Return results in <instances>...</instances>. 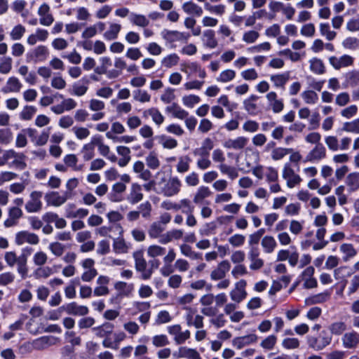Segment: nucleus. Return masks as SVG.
Masks as SVG:
<instances>
[{"label":"nucleus","instance_id":"nucleus-1","mask_svg":"<svg viewBox=\"0 0 359 359\" xmlns=\"http://www.w3.org/2000/svg\"><path fill=\"white\" fill-rule=\"evenodd\" d=\"M133 257L135 261V270L140 273V278L144 280H149L154 271L158 269L161 265L160 260L156 258L151 259L147 262L142 250L134 252Z\"/></svg>","mask_w":359,"mask_h":359},{"label":"nucleus","instance_id":"nucleus-2","mask_svg":"<svg viewBox=\"0 0 359 359\" xmlns=\"http://www.w3.org/2000/svg\"><path fill=\"white\" fill-rule=\"evenodd\" d=\"M332 341V337L326 330H323L318 337L309 335L306 337V342L309 348L320 351L329 346Z\"/></svg>","mask_w":359,"mask_h":359},{"label":"nucleus","instance_id":"nucleus-3","mask_svg":"<svg viewBox=\"0 0 359 359\" xmlns=\"http://www.w3.org/2000/svg\"><path fill=\"white\" fill-rule=\"evenodd\" d=\"M182 186V182L177 177H170L158 193L165 197H172L180 192Z\"/></svg>","mask_w":359,"mask_h":359},{"label":"nucleus","instance_id":"nucleus-4","mask_svg":"<svg viewBox=\"0 0 359 359\" xmlns=\"http://www.w3.org/2000/svg\"><path fill=\"white\" fill-rule=\"evenodd\" d=\"M48 56V48L46 46L39 45L27 52L26 54V60L27 62L36 63L46 60Z\"/></svg>","mask_w":359,"mask_h":359},{"label":"nucleus","instance_id":"nucleus-5","mask_svg":"<svg viewBox=\"0 0 359 359\" xmlns=\"http://www.w3.org/2000/svg\"><path fill=\"white\" fill-rule=\"evenodd\" d=\"M43 193L39 191H33L29 194V198L26 202L25 208L29 213L39 212L43 208L41 198Z\"/></svg>","mask_w":359,"mask_h":359},{"label":"nucleus","instance_id":"nucleus-6","mask_svg":"<svg viewBox=\"0 0 359 359\" xmlns=\"http://www.w3.org/2000/svg\"><path fill=\"white\" fill-rule=\"evenodd\" d=\"M4 259L8 266L10 267L14 266L17 264L18 273L20 275L22 279L27 276L28 267H25V264L20 262V256H17L16 253L13 251L6 252L4 255Z\"/></svg>","mask_w":359,"mask_h":359},{"label":"nucleus","instance_id":"nucleus-7","mask_svg":"<svg viewBox=\"0 0 359 359\" xmlns=\"http://www.w3.org/2000/svg\"><path fill=\"white\" fill-rule=\"evenodd\" d=\"M167 331L169 334L173 337V340L177 345H181L185 343L191 337L189 330H182V327L179 324L172 325L167 327Z\"/></svg>","mask_w":359,"mask_h":359},{"label":"nucleus","instance_id":"nucleus-8","mask_svg":"<svg viewBox=\"0 0 359 359\" xmlns=\"http://www.w3.org/2000/svg\"><path fill=\"white\" fill-rule=\"evenodd\" d=\"M71 197L72 194L68 191H65L63 194H60L58 191H50L44 196L47 205L54 207L61 206Z\"/></svg>","mask_w":359,"mask_h":359},{"label":"nucleus","instance_id":"nucleus-9","mask_svg":"<svg viewBox=\"0 0 359 359\" xmlns=\"http://www.w3.org/2000/svg\"><path fill=\"white\" fill-rule=\"evenodd\" d=\"M40 242L39 237L34 233L29 231H20L16 233L15 236V243L18 245H22L25 243L36 245Z\"/></svg>","mask_w":359,"mask_h":359},{"label":"nucleus","instance_id":"nucleus-10","mask_svg":"<svg viewBox=\"0 0 359 359\" xmlns=\"http://www.w3.org/2000/svg\"><path fill=\"white\" fill-rule=\"evenodd\" d=\"M341 344L346 349L354 350L359 346V333L354 330L344 333Z\"/></svg>","mask_w":359,"mask_h":359},{"label":"nucleus","instance_id":"nucleus-11","mask_svg":"<svg viewBox=\"0 0 359 359\" xmlns=\"http://www.w3.org/2000/svg\"><path fill=\"white\" fill-rule=\"evenodd\" d=\"M33 341L35 351H43L59 344L60 339L53 335H46L36 338Z\"/></svg>","mask_w":359,"mask_h":359},{"label":"nucleus","instance_id":"nucleus-12","mask_svg":"<svg viewBox=\"0 0 359 359\" xmlns=\"http://www.w3.org/2000/svg\"><path fill=\"white\" fill-rule=\"evenodd\" d=\"M283 177L286 180L287 186L290 189L299 184L302 180L300 176L294 172L288 163L284 165Z\"/></svg>","mask_w":359,"mask_h":359},{"label":"nucleus","instance_id":"nucleus-13","mask_svg":"<svg viewBox=\"0 0 359 359\" xmlns=\"http://www.w3.org/2000/svg\"><path fill=\"white\" fill-rule=\"evenodd\" d=\"M246 285L247 283L243 279L240 280L235 284V287L230 292L231 300L240 303L246 298L248 294L245 290Z\"/></svg>","mask_w":359,"mask_h":359},{"label":"nucleus","instance_id":"nucleus-14","mask_svg":"<svg viewBox=\"0 0 359 359\" xmlns=\"http://www.w3.org/2000/svg\"><path fill=\"white\" fill-rule=\"evenodd\" d=\"M327 151L323 144H317L306 155L305 161L316 163L326 157Z\"/></svg>","mask_w":359,"mask_h":359},{"label":"nucleus","instance_id":"nucleus-15","mask_svg":"<svg viewBox=\"0 0 359 359\" xmlns=\"http://www.w3.org/2000/svg\"><path fill=\"white\" fill-rule=\"evenodd\" d=\"M315 269L310 266L306 267L301 273L299 278L304 281V287L306 289L315 288L318 286L317 280L313 277Z\"/></svg>","mask_w":359,"mask_h":359},{"label":"nucleus","instance_id":"nucleus-16","mask_svg":"<svg viewBox=\"0 0 359 359\" xmlns=\"http://www.w3.org/2000/svg\"><path fill=\"white\" fill-rule=\"evenodd\" d=\"M60 310H64L69 315L73 316H86L88 313V308L86 306L79 305L76 302H71L63 305L60 308Z\"/></svg>","mask_w":359,"mask_h":359},{"label":"nucleus","instance_id":"nucleus-17","mask_svg":"<svg viewBox=\"0 0 359 359\" xmlns=\"http://www.w3.org/2000/svg\"><path fill=\"white\" fill-rule=\"evenodd\" d=\"M176 253L173 248H170L165 256L163 257L164 265L160 269L161 275L164 277L169 276L172 272L171 263L175 259Z\"/></svg>","mask_w":359,"mask_h":359},{"label":"nucleus","instance_id":"nucleus-18","mask_svg":"<svg viewBox=\"0 0 359 359\" xmlns=\"http://www.w3.org/2000/svg\"><path fill=\"white\" fill-rule=\"evenodd\" d=\"M353 61V57L348 55H344L339 57H337L336 56L329 57L330 64L337 70L343 67L352 66Z\"/></svg>","mask_w":359,"mask_h":359},{"label":"nucleus","instance_id":"nucleus-19","mask_svg":"<svg viewBox=\"0 0 359 359\" xmlns=\"http://www.w3.org/2000/svg\"><path fill=\"white\" fill-rule=\"evenodd\" d=\"M266 98L269 106L275 114L281 112L284 108L283 99H279L278 95L274 91H270L266 95Z\"/></svg>","mask_w":359,"mask_h":359},{"label":"nucleus","instance_id":"nucleus-20","mask_svg":"<svg viewBox=\"0 0 359 359\" xmlns=\"http://www.w3.org/2000/svg\"><path fill=\"white\" fill-rule=\"evenodd\" d=\"M231 264L229 261L224 260L219 262L216 269L210 273V278L212 280H222L226 273L229 271Z\"/></svg>","mask_w":359,"mask_h":359},{"label":"nucleus","instance_id":"nucleus-21","mask_svg":"<svg viewBox=\"0 0 359 359\" xmlns=\"http://www.w3.org/2000/svg\"><path fill=\"white\" fill-rule=\"evenodd\" d=\"M143 198V194L142 193V187L137 183L131 184L129 194L126 199L130 204L135 205L141 201Z\"/></svg>","mask_w":359,"mask_h":359},{"label":"nucleus","instance_id":"nucleus-22","mask_svg":"<svg viewBox=\"0 0 359 359\" xmlns=\"http://www.w3.org/2000/svg\"><path fill=\"white\" fill-rule=\"evenodd\" d=\"M290 80V72H285L280 74H272L270 76V81L273 83L274 88L285 90V85Z\"/></svg>","mask_w":359,"mask_h":359},{"label":"nucleus","instance_id":"nucleus-23","mask_svg":"<svg viewBox=\"0 0 359 359\" xmlns=\"http://www.w3.org/2000/svg\"><path fill=\"white\" fill-rule=\"evenodd\" d=\"M258 99L257 95H251L243 101L244 109L250 115L255 116L260 112V109L256 103Z\"/></svg>","mask_w":359,"mask_h":359},{"label":"nucleus","instance_id":"nucleus-24","mask_svg":"<svg viewBox=\"0 0 359 359\" xmlns=\"http://www.w3.org/2000/svg\"><path fill=\"white\" fill-rule=\"evenodd\" d=\"M248 140L245 137H238L236 139L226 140L223 146L229 149L240 150L243 149L248 144Z\"/></svg>","mask_w":359,"mask_h":359},{"label":"nucleus","instance_id":"nucleus-25","mask_svg":"<svg viewBox=\"0 0 359 359\" xmlns=\"http://www.w3.org/2000/svg\"><path fill=\"white\" fill-rule=\"evenodd\" d=\"M185 320L189 327L194 326L196 329H202L204 326L203 316L199 314L195 315L191 311L186 314Z\"/></svg>","mask_w":359,"mask_h":359},{"label":"nucleus","instance_id":"nucleus-26","mask_svg":"<svg viewBox=\"0 0 359 359\" xmlns=\"http://www.w3.org/2000/svg\"><path fill=\"white\" fill-rule=\"evenodd\" d=\"M182 8L185 13L196 17H201L203 13L202 7L193 1L184 2L182 6Z\"/></svg>","mask_w":359,"mask_h":359},{"label":"nucleus","instance_id":"nucleus-27","mask_svg":"<svg viewBox=\"0 0 359 359\" xmlns=\"http://www.w3.org/2000/svg\"><path fill=\"white\" fill-rule=\"evenodd\" d=\"M261 246L265 254H271L275 251L278 243L273 236L266 235L262 237Z\"/></svg>","mask_w":359,"mask_h":359},{"label":"nucleus","instance_id":"nucleus-28","mask_svg":"<svg viewBox=\"0 0 359 359\" xmlns=\"http://www.w3.org/2000/svg\"><path fill=\"white\" fill-rule=\"evenodd\" d=\"M114 288L118 292V297H129L134 291V285L118 281L115 283Z\"/></svg>","mask_w":359,"mask_h":359},{"label":"nucleus","instance_id":"nucleus-29","mask_svg":"<svg viewBox=\"0 0 359 359\" xmlns=\"http://www.w3.org/2000/svg\"><path fill=\"white\" fill-rule=\"evenodd\" d=\"M203 46L209 48H215L217 46V40L215 38V33L212 29H206L202 36Z\"/></svg>","mask_w":359,"mask_h":359},{"label":"nucleus","instance_id":"nucleus-30","mask_svg":"<svg viewBox=\"0 0 359 359\" xmlns=\"http://www.w3.org/2000/svg\"><path fill=\"white\" fill-rule=\"evenodd\" d=\"M165 111L170 113L174 118L180 120H184L189 116V112L187 111L182 109L180 105L175 102L171 105L168 106L165 108Z\"/></svg>","mask_w":359,"mask_h":359},{"label":"nucleus","instance_id":"nucleus-31","mask_svg":"<svg viewBox=\"0 0 359 359\" xmlns=\"http://www.w3.org/2000/svg\"><path fill=\"white\" fill-rule=\"evenodd\" d=\"M133 169L135 173L138 174V177L144 181L149 180L152 177L151 172L149 170L145 169L142 161H137L135 162Z\"/></svg>","mask_w":359,"mask_h":359},{"label":"nucleus","instance_id":"nucleus-32","mask_svg":"<svg viewBox=\"0 0 359 359\" xmlns=\"http://www.w3.org/2000/svg\"><path fill=\"white\" fill-rule=\"evenodd\" d=\"M149 116L151 117L152 121L157 126H161L165 120V118L163 116V114L157 108L155 107H151L143 111V117L147 118Z\"/></svg>","mask_w":359,"mask_h":359},{"label":"nucleus","instance_id":"nucleus-33","mask_svg":"<svg viewBox=\"0 0 359 359\" xmlns=\"http://www.w3.org/2000/svg\"><path fill=\"white\" fill-rule=\"evenodd\" d=\"M258 337L255 334H250L246 336L237 337L233 339V344L238 349L242 348L246 345H248L252 343H255L257 341Z\"/></svg>","mask_w":359,"mask_h":359},{"label":"nucleus","instance_id":"nucleus-34","mask_svg":"<svg viewBox=\"0 0 359 359\" xmlns=\"http://www.w3.org/2000/svg\"><path fill=\"white\" fill-rule=\"evenodd\" d=\"M165 254L166 248L157 244L149 245L147 249V255L151 259L165 256Z\"/></svg>","mask_w":359,"mask_h":359},{"label":"nucleus","instance_id":"nucleus-35","mask_svg":"<svg viewBox=\"0 0 359 359\" xmlns=\"http://www.w3.org/2000/svg\"><path fill=\"white\" fill-rule=\"evenodd\" d=\"M165 229V226L160 222H154L150 224L148 229V235L151 239L159 238Z\"/></svg>","mask_w":359,"mask_h":359},{"label":"nucleus","instance_id":"nucleus-36","mask_svg":"<svg viewBox=\"0 0 359 359\" xmlns=\"http://www.w3.org/2000/svg\"><path fill=\"white\" fill-rule=\"evenodd\" d=\"M346 329L347 325L346 323L343 321H335L328 326V330L330 332V334L334 336L343 335Z\"/></svg>","mask_w":359,"mask_h":359},{"label":"nucleus","instance_id":"nucleus-37","mask_svg":"<svg viewBox=\"0 0 359 359\" xmlns=\"http://www.w3.org/2000/svg\"><path fill=\"white\" fill-rule=\"evenodd\" d=\"M179 358L187 359H202L199 353L194 348L181 346L179 348Z\"/></svg>","mask_w":359,"mask_h":359},{"label":"nucleus","instance_id":"nucleus-38","mask_svg":"<svg viewBox=\"0 0 359 359\" xmlns=\"http://www.w3.org/2000/svg\"><path fill=\"white\" fill-rule=\"evenodd\" d=\"M310 69L316 74H323L325 72V67L321 59L313 57L309 60Z\"/></svg>","mask_w":359,"mask_h":359},{"label":"nucleus","instance_id":"nucleus-39","mask_svg":"<svg viewBox=\"0 0 359 359\" xmlns=\"http://www.w3.org/2000/svg\"><path fill=\"white\" fill-rule=\"evenodd\" d=\"M114 327L113 324L106 323L101 326L93 327V331L97 337H105L112 333Z\"/></svg>","mask_w":359,"mask_h":359},{"label":"nucleus","instance_id":"nucleus-40","mask_svg":"<svg viewBox=\"0 0 359 359\" xmlns=\"http://www.w3.org/2000/svg\"><path fill=\"white\" fill-rule=\"evenodd\" d=\"M121 29V25L120 24L111 23L109 29L104 33V39L108 41L116 39Z\"/></svg>","mask_w":359,"mask_h":359},{"label":"nucleus","instance_id":"nucleus-41","mask_svg":"<svg viewBox=\"0 0 359 359\" xmlns=\"http://www.w3.org/2000/svg\"><path fill=\"white\" fill-rule=\"evenodd\" d=\"M211 191L208 187H200L194 194L193 201L196 204H200L203 201L211 195Z\"/></svg>","mask_w":359,"mask_h":359},{"label":"nucleus","instance_id":"nucleus-42","mask_svg":"<svg viewBox=\"0 0 359 359\" xmlns=\"http://www.w3.org/2000/svg\"><path fill=\"white\" fill-rule=\"evenodd\" d=\"M340 251L344 255L343 260L347 262L357 255V250L351 243H343L341 245Z\"/></svg>","mask_w":359,"mask_h":359},{"label":"nucleus","instance_id":"nucleus-43","mask_svg":"<svg viewBox=\"0 0 359 359\" xmlns=\"http://www.w3.org/2000/svg\"><path fill=\"white\" fill-rule=\"evenodd\" d=\"M158 142L164 149H172L177 147V141L170 136L162 135L158 137Z\"/></svg>","mask_w":359,"mask_h":359},{"label":"nucleus","instance_id":"nucleus-44","mask_svg":"<svg viewBox=\"0 0 359 359\" xmlns=\"http://www.w3.org/2000/svg\"><path fill=\"white\" fill-rule=\"evenodd\" d=\"M346 185L350 191H355L359 189V173L351 172L348 175L346 179Z\"/></svg>","mask_w":359,"mask_h":359},{"label":"nucleus","instance_id":"nucleus-45","mask_svg":"<svg viewBox=\"0 0 359 359\" xmlns=\"http://www.w3.org/2000/svg\"><path fill=\"white\" fill-rule=\"evenodd\" d=\"M53 273V270L50 266H41L36 269L33 272V276L35 279H45Z\"/></svg>","mask_w":359,"mask_h":359},{"label":"nucleus","instance_id":"nucleus-46","mask_svg":"<svg viewBox=\"0 0 359 359\" xmlns=\"http://www.w3.org/2000/svg\"><path fill=\"white\" fill-rule=\"evenodd\" d=\"M66 166L72 168L74 171H81L83 169V165H78V158L75 154H67L63 158Z\"/></svg>","mask_w":359,"mask_h":359},{"label":"nucleus","instance_id":"nucleus-47","mask_svg":"<svg viewBox=\"0 0 359 359\" xmlns=\"http://www.w3.org/2000/svg\"><path fill=\"white\" fill-rule=\"evenodd\" d=\"M180 62V57L177 53H171L161 60V65L163 67L171 68L177 65Z\"/></svg>","mask_w":359,"mask_h":359},{"label":"nucleus","instance_id":"nucleus-48","mask_svg":"<svg viewBox=\"0 0 359 359\" xmlns=\"http://www.w3.org/2000/svg\"><path fill=\"white\" fill-rule=\"evenodd\" d=\"M218 168L222 174L226 175L232 180L238 176V172L235 167L221 163L218 165Z\"/></svg>","mask_w":359,"mask_h":359},{"label":"nucleus","instance_id":"nucleus-49","mask_svg":"<svg viewBox=\"0 0 359 359\" xmlns=\"http://www.w3.org/2000/svg\"><path fill=\"white\" fill-rule=\"evenodd\" d=\"M204 8L210 13L222 16L225 13L226 6L224 4L212 5L209 2L204 4Z\"/></svg>","mask_w":359,"mask_h":359},{"label":"nucleus","instance_id":"nucleus-50","mask_svg":"<svg viewBox=\"0 0 359 359\" xmlns=\"http://www.w3.org/2000/svg\"><path fill=\"white\" fill-rule=\"evenodd\" d=\"M191 158L188 156H181L176 165V170L179 173H184L189 171Z\"/></svg>","mask_w":359,"mask_h":359},{"label":"nucleus","instance_id":"nucleus-51","mask_svg":"<svg viewBox=\"0 0 359 359\" xmlns=\"http://www.w3.org/2000/svg\"><path fill=\"white\" fill-rule=\"evenodd\" d=\"M113 248L116 253H127L129 250V245L123 238H116L114 240Z\"/></svg>","mask_w":359,"mask_h":359},{"label":"nucleus","instance_id":"nucleus-52","mask_svg":"<svg viewBox=\"0 0 359 359\" xmlns=\"http://www.w3.org/2000/svg\"><path fill=\"white\" fill-rule=\"evenodd\" d=\"M292 151L291 149L283 147H276L271 151V158L273 161H279L283 159L285 156Z\"/></svg>","mask_w":359,"mask_h":359},{"label":"nucleus","instance_id":"nucleus-53","mask_svg":"<svg viewBox=\"0 0 359 359\" xmlns=\"http://www.w3.org/2000/svg\"><path fill=\"white\" fill-rule=\"evenodd\" d=\"M301 95L305 103L309 104H314L318 101V94L312 90H305Z\"/></svg>","mask_w":359,"mask_h":359},{"label":"nucleus","instance_id":"nucleus-54","mask_svg":"<svg viewBox=\"0 0 359 359\" xmlns=\"http://www.w3.org/2000/svg\"><path fill=\"white\" fill-rule=\"evenodd\" d=\"M26 156L22 153H19L13 161L10 163L11 167H13L18 170H22L27 167L25 162Z\"/></svg>","mask_w":359,"mask_h":359},{"label":"nucleus","instance_id":"nucleus-55","mask_svg":"<svg viewBox=\"0 0 359 359\" xmlns=\"http://www.w3.org/2000/svg\"><path fill=\"white\" fill-rule=\"evenodd\" d=\"M48 249L51 253L56 257H61L65 250V245L60 242L50 243Z\"/></svg>","mask_w":359,"mask_h":359},{"label":"nucleus","instance_id":"nucleus-56","mask_svg":"<svg viewBox=\"0 0 359 359\" xmlns=\"http://www.w3.org/2000/svg\"><path fill=\"white\" fill-rule=\"evenodd\" d=\"M152 344L157 348L164 347L170 344V341L165 334H156L152 339Z\"/></svg>","mask_w":359,"mask_h":359},{"label":"nucleus","instance_id":"nucleus-57","mask_svg":"<svg viewBox=\"0 0 359 359\" xmlns=\"http://www.w3.org/2000/svg\"><path fill=\"white\" fill-rule=\"evenodd\" d=\"M236 76V72L233 69H226L222 71L216 81L221 83H227L232 81Z\"/></svg>","mask_w":359,"mask_h":359},{"label":"nucleus","instance_id":"nucleus-58","mask_svg":"<svg viewBox=\"0 0 359 359\" xmlns=\"http://www.w3.org/2000/svg\"><path fill=\"white\" fill-rule=\"evenodd\" d=\"M342 130L348 133L359 134V118H356L350 122H345L343 124Z\"/></svg>","mask_w":359,"mask_h":359},{"label":"nucleus","instance_id":"nucleus-59","mask_svg":"<svg viewBox=\"0 0 359 359\" xmlns=\"http://www.w3.org/2000/svg\"><path fill=\"white\" fill-rule=\"evenodd\" d=\"M147 165L151 170H156L160 166V161L156 154L150 152L145 158Z\"/></svg>","mask_w":359,"mask_h":359},{"label":"nucleus","instance_id":"nucleus-60","mask_svg":"<svg viewBox=\"0 0 359 359\" xmlns=\"http://www.w3.org/2000/svg\"><path fill=\"white\" fill-rule=\"evenodd\" d=\"M100 66L97 67L95 72L98 74H102L107 72V70L111 66L112 62L109 57H102L100 59Z\"/></svg>","mask_w":359,"mask_h":359},{"label":"nucleus","instance_id":"nucleus-61","mask_svg":"<svg viewBox=\"0 0 359 359\" xmlns=\"http://www.w3.org/2000/svg\"><path fill=\"white\" fill-rule=\"evenodd\" d=\"M36 112V108L34 106H25L20 113V118L24 121H29L32 118Z\"/></svg>","mask_w":359,"mask_h":359},{"label":"nucleus","instance_id":"nucleus-62","mask_svg":"<svg viewBox=\"0 0 359 359\" xmlns=\"http://www.w3.org/2000/svg\"><path fill=\"white\" fill-rule=\"evenodd\" d=\"M320 32L322 36L326 37L329 41L333 40L337 35V33L330 30V27L328 23H321L320 25Z\"/></svg>","mask_w":359,"mask_h":359},{"label":"nucleus","instance_id":"nucleus-63","mask_svg":"<svg viewBox=\"0 0 359 359\" xmlns=\"http://www.w3.org/2000/svg\"><path fill=\"white\" fill-rule=\"evenodd\" d=\"M277 337L274 334H271L262 341L260 346L264 349L272 350L275 347Z\"/></svg>","mask_w":359,"mask_h":359},{"label":"nucleus","instance_id":"nucleus-64","mask_svg":"<svg viewBox=\"0 0 359 359\" xmlns=\"http://www.w3.org/2000/svg\"><path fill=\"white\" fill-rule=\"evenodd\" d=\"M6 87L9 92H19L22 88V83L16 77H11L8 79Z\"/></svg>","mask_w":359,"mask_h":359}]
</instances>
